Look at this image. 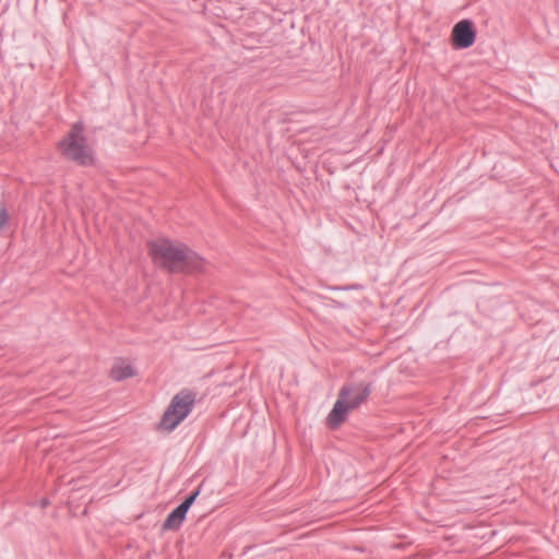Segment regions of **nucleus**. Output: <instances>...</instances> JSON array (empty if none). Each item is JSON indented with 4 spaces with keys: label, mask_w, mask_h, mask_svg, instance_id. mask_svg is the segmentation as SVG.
Here are the masks:
<instances>
[{
    "label": "nucleus",
    "mask_w": 559,
    "mask_h": 559,
    "mask_svg": "<svg viewBox=\"0 0 559 559\" xmlns=\"http://www.w3.org/2000/svg\"><path fill=\"white\" fill-rule=\"evenodd\" d=\"M153 263L169 273H201L205 271V260L187 245L162 238L147 243Z\"/></svg>",
    "instance_id": "obj_1"
},
{
    "label": "nucleus",
    "mask_w": 559,
    "mask_h": 559,
    "mask_svg": "<svg viewBox=\"0 0 559 559\" xmlns=\"http://www.w3.org/2000/svg\"><path fill=\"white\" fill-rule=\"evenodd\" d=\"M195 393L183 389L177 393L165 409L157 429L170 432L180 425L191 413L195 403Z\"/></svg>",
    "instance_id": "obj_2"
},
{
    "label": "nucleus",
    "mask_w": 559,
    "mask_h": 559,
    "mask_svg": "<svg viewBox=\"0 0 559 559\" xmlns=\"http://www.w3.org/2000/svg\"><path fill=\"white\" fill-rule=\"evenodd\" d=\"M62 155L79 165L87 166L94 162L92 150L86 144L81 122L73 124L68 135L59 143Z\"/></svg>",
    "instance_id": "obj_3"
},
{
    "label": "nucleus",
    "mask_w": 559,
    "mask_h": 559,
    "mask_svg": "<svg viewBox=\"0 0 559 559\" xmlns=\"http://www.w3.org/2000/svg\"><path fill=\"white\" fill-rule=\"evenodd\" d=\"M346 393L347 390L340 391L338 399L328 416V425L331 428L338 427L346 419L347 412L357 408L368 397L367 390L360 391V395L355 400V402H350V404L347 405V403L345 402Z\"/></svg>",
    "instance_id": "obj_4"
},
{
    "label": "nucleus",
    "mask_w": 559,
    "mask_h": 559,
    "mask_svg": "<svg viewBox=\"0 0 559 559\" xmlns=\"http://www.w3.org/2000/svg\"><path fill=\"white\" fill-rule=\"evenodd\" d=\"M452 41L456 48L465 49L475 43L476 31L469 20L457 22L452 29Z\"/></svg>",
    "instance_id": "obj_5"
},
{
    "label": "nucleus",
    "mask_w": 559,
    "mask_h": 559,
    "mask_svg": "<svg viewBox=\"0 0 559 559\" xmlns=\"http://www.w3.org/2000/svg\"><path fill=\"white\" fill-rule=\"evenodd\" d=\"M187 510L185 507H181L180 504L174 509L166 518V520L163 523V530L164 531H175L178 530L182 522L186 519Z\"/></svg>",
    "instance_id": "obj_6"
},
{
    "label": "nucleus",
    "mask_w": 559,
    "mask_h": 559,
    "mask_svg": "<svg viewBox=\"0 0 559 559\" xmlns=\"http://www.w3.org/2000/svg\"><path fill=\"white\" fill-rule=\"evenodd\" d=\"M345 390H347V393L345 394V402L347 405H349L350 402H355V400L360 395V391L367 390L368 395L371 393L370 384L365 383L346 384L341 389V391Z\"/></svg>",
    "instance_id": "obj_7"
},
{
    "label": "nucleus",
    "mask_w": 559,
    "mask_h": 559,
    "mask_svg": "<svg viewBox=\"0 0 559 559\" xmlns=\"http://www.w3.org/2000/svg\"><path fill=\"white\" fill-rule=\"evenodd\" d=\"M133 376L134 370L129 365H116L110 370V377L116 381H121Z\"/></svg>",
    "instance_id": "obj_8"
},
{
    "label": "nucleus",
    "mask_w": 559,
    "mask_h": 559,
    "mask_svg": "<svg viewBox=\"0 0 559 559\" xmlns=\"http://www.w3.org/2000/svg\"><path fill=\"white\" fill-rule=\"evenodd\" d=\"M200 490H195L193 492H191L181 503L180 506L181 507H185V509L188 511L189 508L192 506V503L194 502V500L197 499L198 495H199Z\"/></svg>",
    "instance_id": "obj_9"
},
{
    "label": "nucleus",
    "mask_w": 559,
    "mask_h": 559,
    "mask_svg": "<svg viewBox=\"0 0 559 559\" xmlns=\"http://www.w3.org/2000/svg\"><path fill=\"white\" fill-rule=\"evenodd\" d=\"M9 215L7 209L1 206L0 209V228H2L8 222Z\"/></svg>",
    "instance_id": "obj_10"
},
{
    "label": "nucleus",
    "mask_w": 559,
    "mask_h": 559,
    "mask_svg": "<svg viewBox=\"0 0 559 559\" xmlns=\"http://www.w3.org/2000/svg\"><path fill=\"white\" fill-rule=\"evenodd\" d=\"M48 504H49V501H48L47 499H43V500L40 501V506H41V508H46Z\"/></svg>",
    "instance_id": "obj_11"
}]
</instances>
